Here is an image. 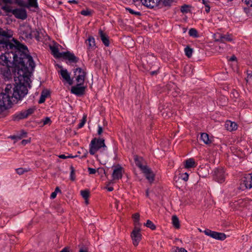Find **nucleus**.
<instances>
[{
    "mask_svg": "<svg viewBox=\"0 0 252 252\" xmlns=\"http://www.w3.org/2000/svg\"><path fill=\"white\" fill-rule=\"evenodd\" d=\"M0 64L5 67L14 65L13 71H17V74L23 76L29 73L30 69L32 71L35 67V63L30 53H16L13 56L12 61L8 60V57L2 54L0 56Z\"/></svg>",
    "mask_w": 252,
    "mask_h": 252,
    "instance_id": "f257e3e1",
    "label": "nucleus"
},
{
    "mask_svg": "<svg viewBox=\"0 0 252 252\" xmlns=\"http://www.w3.org/2000/svg\"><path fill=\"white\" fill-rule=\"evenodd\" d=\"M11 30L6 29L4 30L0 28V50L8 51L9 50H16L15 53H29L27 46L15 38L12 39L14 44L11 42L9 39L12 37Z\"/></svg>",
    "mask_w": 252,
    "mask_h": 252,
    "instance_id": "f03ea898",
    "label": "nucleus"
},
{
    "mask_svg": "<svg viewBox=\"0 0 252 252\" xmlns=\"http://www.w3.org/2000/svg\"><path fill=\"white\" fill-rule=\"evenodd\" d=\"M12 86L11 84H8L5 89V93L0 94V113H6V117L8 115L9 111L7 110L8 106L11 107L12 103L11 98V89Z\"/></svg>",
    "mask_w": 252,
    "mask_h": 252,
    "instance_id": "7ed1b4c3",
    "label": "nucleus"
},
{
    "mask_svg": "<svg viewBox=\"0 0 252 252\" xmlns=\"http://www.w3.org/2000/svg\"><path fill=\"white\" fill-rule=\"evenodd\" d=\"M28 90L27 85L24 82L19 81L18 83L14 84V87L11 91V98L13 99V101H16L17 103L19 101L22 100L25 95L28 94Z\"/></svg>",
    "mask_w": 252,
    "mask_h": 252,
    "instance_id": "20e7f679",
    "label": "nucleus"
},
{
    "mask_svg": "<svg viewBox=\"0 0 252 252\" xmlns=\"http://www.w3.org/2000/svg\"><path fill=\"white\" fill-rule=\"evenodd\" d=\"M89 153L91 155H94L99 150L102 148L105 150L107 146L105 144V140L101 138H93L89 145Z\"/></svg>",
    "mask_w": 252,
    "mask_h": 252,
    "instance_id": "39448f33",
    "label": "nucleus"
},
{
    "mask_svg": "<svg viewBox=\"0 0 252 252\" xmlns=\"http://www.w3.org/2000/svg\"><path fill=\"white\" fill-rule=\"evenodd\" d=\"M1 9L5 12H11L16 18L19 19L24 20L28 17L26 10L24 8H15L12 10L10 6L4 5L1 7Z\"/></svg>",
    "mask_w": 252,
    "mask_h": 252,
    "instance_id": "423d86ee",
    "label": "nucleus"
},
{
    "mask_svg": "<svg viewBox=\"0 0 252 252\" xmlns=\"http://www.w3.org/2000/svg\"><path fill=\"white\" fill-rule=\"evenodd\" d=\"M252 188V173L245 174L241 179L239 189L242 190Z\"/></svg>",
    "mask_w": 252,
    "mask_h": 252,
    "instance_id": "0eeeda50",
    "label": "nucleus"
},
{
    "mask_svg": "<svg viewBox=\"0 0 252 252\" xmlns=\"http://www.w3.org/2000/svg\"><path fill=\"white\" fill-rule=\"evenodd\" d=\"M14 69H15L14 65L13 66H7L5 67L1 68L0 74L5 80H9L12 79V74L16 75V73H17V71H13Z\"/></svg>",
    "mask_w": 252,
    "mask_h": 252,
    "instance_id": "6e6552de",
    "label": "nucleus"
},
{
    "mask_svg": "<svg viewBox=\"0 0 252 252\" xmlns=\"http://www.w3.org/2000/svg\"><path fill=\"white\" fill-rule=\"evenodd\" d=\"M34 111V109L32 108H30L26 110L22 111L13 115L12 120L14 121H18L21 119L26 118L29 115L32 114Z\"/></svg>",
    "mask_w": 252,
    "mask_h": 252,
    "instance_id": "1a4fd4ad",
    "label": "nucleus"
},
{
    "mask_svg": "<svg viewBox=\"0 0 252 252\" xmlns=\"http://www.w3.org/2000/svg\"><path fill=\"white\" fill-rule=\"evenodd\" d=\"M140 226H135L131 233V237L133 241V244L137 246L141 240L142 235L140 233Z\"/></svg>",
    "mask_w": 252,
    "mask_h": 252,
    "instance_id": "9d476101",
    "label": "nucleus"
},
{
    "mask_svg": "<svg viewBox=\"0 0 252 252\" xmlns=\"http://www.w3.org/2000/svg\"><path fill=\"white\" fill-rule=\"evenodd\" d=\"M214 180L219 183H222L225 181V174L223 168H217L214 171L213 174Z\"/></svg>",
    "mask_w": 252,
    "mask_h": 252,
    "instance_id": "9b49d317",
    "label": "nucleus"
},
{
    "mask_svg": "<svg viewBox=\"0 0 252 252\" xmlns=\"http://www.w3.org/2000/svg\"><path fill=\"white\" fill-rule=\"evenodd\" d=\"M204 232L205 235L210 236L216 240L222 241L225 240L226 238V235L224 233L212 231L209 229H206Z\"/></svg>",
    "mask_w": 252,
    "mask_h": 252,
    "instance_id": "f8f14e48",
    "label": "nucleus"
},
{
    "mask_svg": "<svg viewBox=\"0 0 252 252\" xmlns=\"http://www.w3.org/2000/svg\"><path fill=\"white\" fill-rule=\"evenodd\" d=\"M81 83H78L76 85L72 86L71 88V93L78 96H81L85 94L86 87L81 86Z\"/></svg>",
    "mask_w": 252,
    "mask_h": 252,
    "instance_id": "ddd939ff",
    "label": "nucleus"
},
{
    "mask_svg": "<svg viewBox=\"0 0 252 252\" xmlns=\"http://www.w3.org/2000/svg\"><path fill=\"white\" fill-rule=\"evenodd\" d=\"M62 58L65 60H68L70 63H76L79 60L78 57H76L73 53L69 51L63 52Z\"/></svg>",
    "mask_w": 252,
    "mask_h": 252,
    "instance_id": "4468645a",
    "label": "nucleus"
},
{
    "mask_svg": "<svg viewBox=\"0 0 252 252\" xmlns=\"http://www.w3.org/2000/svg\"><path fill=\"white\" fill-rule=\"evenodd\" d=\"M77 72L78 73V75L76 77V81L78 83H81V84L83 85L87 73L80 67H77L74 69V75H76Z\"/></svg>",
    "mask_w": 252,
    "mask_h": 252,
    "instance_id": "2eb2a0df",
    "label": "nucleus"
},
{
    "mask_svg": "<svg viewBox=\"0 0 252 252\" xmlns=\"http://www.w3.org/2000/svg\"><path fill=\"white\" fill-rule=\"evenodd\" d=\"M142 172L144 173L146 179L149 181V182L150 183H153L155 180V174L152 170L147 166V167H144V169Z\"/></svg>",
    "mask_w": 252,
    "mask_h": 252,
    "instance_id": "dca6fc26",
    "label": "nucleus"
},
{
    "mask_svg": "<svg viewBox=\"0 0 252 252\" xmlns=\"http://www.w3.org/2000/svg\"><path fill=\"white\" fill-rule=\"evenodd\" d=\"M124 169L120 165H118L114 170L112 173V178L113 180H119L122 178L123 171Z\"/></svg>",
    "mask_w": 252,
    "mask_h": 252,
    "instance_id": "f3484780",
    "label": "nucleus"
},
{
    "mask_svg": "<svg viewBox=\"0 0 252 252\" xmlns=\"http://www.w3.org/2000/svg\"><path fill=\"white\" fill-rule=\"evenodd\" d=\"M24 29L21 31V33L25 35V37L27 39H32V30L31 26L29 25L27 26H24Z\"/></svg>",
    "mask_w": 252,
    "mask_h": 252,
    "instance_id": "a211bd4d",
    "label": "nucleus"
},
{
    "mask_svg": "<svg viewBox=\"0 0 252 252\" xmlns=\"http://www.w3.org/2000/svg\"><path fill=\"white\" fill-rule=\"evenodd\" d=\"M58 72L60 73L63 78L66 81L69 85H71L73 84V80L71 79L70 74L68 72L67 69H62L58 71Z\"/></svg>",
    "mask_w": 252,
    "mask_h": 252,
    "instance_id": "6ab92c4d",
    "label": "nucleus"
},
{
    "mask_svg": "<svg viewBox=\"0 0 252 252\" xmlns=\"http://www.w3.org/2000/svg\"><path fill=\"white\" fill-rule=\"evenodd\" d=\"M98 34L104 45L106 47L109 46L110 44V41L109 36L107 34L100 29L98 31Z\"/></svg>",
    "mask_w": 252,
    "mask_h": 252,
    "instance_id": "aec40b11",
    "label": "nucleus"
},
{
    "mask_svg": "<svg viewBox=\"0 0 252 252\" xmlns=\"http://www.w3.org/2000/svg\"><path fill=\"white\" fill-rule=\"evenodd\" d=\"M134 160L136 165L142 171L144 169V167H147L148 166L147 165H143L142 164V162L143 161V158L138 157L137 155L134 156Z\"/></svg>",
    "mask_w": 252,
    "mask_h": 252,
    "instance_id": "412c9836",
    "label": "nucleus"
},
{
    "mask_svg": "<svg viewBox=\"0 0 252 252\" xmlns=\"http://www.w3.org/2000/svg\"><path fill=\"white\" fill-rule=\"evenodd\" d=\"M88 50H94L95 48V40L93 36H90L86 41Z\"/></svg>",
    "mask_w": 252,
    "mask_h": 252,
    "instance_id": "4be33fe9",
    "label": "nucleus"
},
{
    "mask_svg": "<svg viewBox=\"0 0 252 252\" xmlns=\"http://www.w3.org/2000/svg\"><path fill=\"white\" fill-rule=\"evenodd\" d=\"M52 55L56 58H61L63 56V52H60L58 48L56 46H50Z\"/></svg>",
    "mask_w": 252,
    "mask_h": 252,
    "instance_id": "5701e85b",
    "label": "nucleus"
},
{
    "mask_svg": "<svg viewBox=\"0 0 252 252\" xmlns=\"http://www.w3.org/2000/svg\"><path fill=\"white\" fill-rule=\"evenodd\" d=\"M218 38L216 39V41H217L224 42L225 41H231L232 40V38L229 35L218 34Z\"/></svg>",
    "mask_w": 252,
    "mask_h": 252,
    "instance_id": "b1692460",
    "label": "nucleus"
},
{
    "mask_svg": "<svg viewBox=\"0 0 252 252\" xmlns=\"http://www.w3.org/2000/svg\"><path fill=\"white\" fill-rule=\"evenodd\" d=\"M225 127L228 130L232 131L237 128V125L235 122L227 121L225 123Z\"/></svg>",
    "mask_w": 252,
    "mask_h": 252,
    "instance_id": "393cba45",
    "label": "nucleus"
},
{
    "mask_svg": "<svg viewBox=\"0 0 252 252\" xmlns=\"http://www.w3.org/2000/svg\"><path fill=\"white\" fill-rule=\"evenodd\" d=\"M200 139L207 145L211 144L212 142V140L209 138V135L207 133L205 132L201 134Z\"/></svg>",
    "mask_w": 252,
    "mask_h": 252,
    "instance_id": "a878e982",
    "label": "nucleus"
},
{
    "mask_svg": "<svg viewBox=\"0 0 252 252\" xmlns=\"http://www.w3.org/2000/svg\"><path fill=\"white\" fill-rule=\"evenodd\" d=\"M50 92L48 90L43 91L41 93L40 98L38 100V103H44L48 96L50 95Z\"/></svg>",
    "mask_w": 252,
    "mask_h": 252,
    "instance_id": "bb28decb",
    "label": "nucleus"
},
{
    "mask_svg": "<svg viewBox=\"0 0 252 252\" xmlns=\"http://www.w3.org/2000/svg\"><path fill=\"white\" fill-rule=\"evenodd\" d=\"M185 167L190 168L196 166V163L193 158H190L185 160Z\"/></svg>",
    "mask_w": 252,
    "mask_h": 252,
    "instance_id": "cd10ccee",
    "label": "nucleus"
},
{
    "mask_svg": "<svg viewBox=\"0 0 252 252\" xmlns=\"http://www.w3.org/2000/svg\"><path fill=\"white\" fill-rule=\"evenodd\" d=\"M172 224L174 227L177 229H179L180 227V222L178 218L176 215H174L172 217Z\"/></svg>",
    "mask_w": 252,
    "mask_h": 252,
    "instance_id": "c85d7f7f",
    "label": "nucleus"
},
{
    "mask_svg": "<svg viewBox=\"0 0 252 252\" xmlns=\"http://www.w3.org/2000/svg\"><path fill=\"white\" fill-rule=\"evenodd\" d=\"M132 218L134 220V224L135 226H140L141 224L139 222L140 215L139 213H136L132 215Z\"/></svg>",
    "mask_w": 252,
    "mask_h": 252,
    "instance_id": "c756f323",
    "label": "nucleus"
},
{
    "mask_svg": "<svg viewBox=\"0 0 252 252\" xmlns=\"http://www.w3.org/2000/svg\"><path fill=\"white\" fill-rule=\"evenodd\" d=\"M16 50H9L8 51H6L4 53L2 54L3 55H6V57H8V60L10 61H12V59H13V56L16 53Z\"/></svg>",
    "mask_w": 252,
    "mask_h": 252,
    "instance_id": "7c9ffc66",
    "label": "nucleus"
},
{
    "mask_svg": "<svg viewBox=\"0 0 252 252\" xmlns=\"http://www.w3.org/2000/svg\"><path fill=\"white\" fill-rule=\"evenodd\" d=\"M27 6L26 7L29 8L30 7L37 8L38 7V3L37 2V0H28V4Z\"/></svg>",
    "mask_w": 252,
    "mask_h": 252,
    "instance_id": "2f4dec72",
    "label": "nucleus"
},
{
    "mask_svg": "<svg viewBox=\"0 0 252 252\" xmlns=\"http://www.w3.org/2000/svg\"><path fill=\"white\" fill-rule=\"evenodd\" d=\"M81 195L84 199H88L90 192L88 189L82 190L80 191Z\"/></svg>",
    "mask_w": 252,
    "mask_h": 252,
    "instance_id": "473e14b6",
    "label": "nucleus"
},
{
    "mask_svg": "<svg viewBox=\"0 0 252 252\" xmlns=\"http://www.w3.org/2000/svg\"><path fill=\"white\" fill-rule=\"evenodd\" d=\"M146 227L150 228L151 229L154 230L156 229V226L154 224V223L150 220H148L146 223L144 224Z\"/></svg>",
    "mask_w": 252,
    "mask_h": 252,
    "instance_id": "72a5a7b5",
    "label": "nucleus"
},
{
    "mask_svg": "<svg viewBox=\"0 0 252 252\" xmlns=\"http://www.w3.org/2000/svg\"><path fill=\"white\" fill-rule=\"evenodd\" d=\"M185 55L188 57L190 58L192 56L193 49L189 46L185 48Z\"/></svg>",
    "mask_w": 252,
    "mask_h": 252,
    "instance_id": "f704fd0d",
    "label": "nucleus"
},
{
    "mask_svg": "<svg viewBox=\"0 0 252 252\" xmlns=\"http://www.w3.org/2000/svg\"><path fill=\"white\" fill-rule=\"evenodd\" d=\"M189 36L193 37H197L199 36L197 30L194 28H191L189 30Z\"/></svg>",
    "mask_w": 252,
    "mask_h": 252,
    "instance_id": "c9c22d12",
    "label": "nucleus"
},
{
    "mask_svg": "<svg viewBox=\"0 0 252 252\" xmlns=\"http://www.w3.org/2000/svg\"><path fill=\"white\" fill-rule=\"evenodd\" d=\"M172 252H188L184 248H179L178 247H173L171 249Z\"/></svg>",
    "mask_w": 252,
    "mask_h": 252,
    "instance_id": "e433bc0d",
    "label": "nucleus"
},
{
    "mask_svg": "<svg viewBox=\"0 0 252 252\" xmlns=\"http://www.w3.org/2000/svg\"><path fill=\"white\" fill-rule=\"evenodd\" d=\"M70 179L72 181H74L75 180V169L73 166H70Z\"/></svg>",
    "mask_w": 252,
    "mask_h": 252,
    "instance_id": "4c0bfd02",
    "label": "nucleus"
},
{
    "mask_svg": "<svg viewBox=\"0 0 252 252\" xmlns=\"http://www.w3.org/2000/svg\"><path fill=\"white\" fill-rule=\"evenodd\" d=\"M189 6L187 4H184L181 7V11L183 13H187L190 11L189 9Z\"/></svg>",
    "mask_w": 252,
    "mask_h": 252,
    "instance_id": "58836bf2",
    "label": "nucleus"
},
{
    "mask_svg": "<svg viewBox=\"0 0 252 252\" xmlns=\"http://www.w3.org/2000/svg\"><path fill=\"white\" fill-rule=\"evenodd\" d=\"M199 1H202V3L204 4L205 6V11L208 13L210 11V7L209 5V1H206L205 0H199Z\"/></svg>",
    "mask_w": 252,
    "mask_h": 252,
    "instance_id": "ea45409f",
    "label": "nucleus"
},
{
    "mask_svg": "<svg viewBox=\"0 0 252 252\" xmlns=\"http://www.w3.org/2000/svg\"><path fill=\"white\" fill-rule=\"evenodd\" d=\"M126 11H128L131 14L135 15L136 16H141V13L140 12L135 11L133 9H132L130 8H128V7L126 8Z\"/></svg>",
    "mask_w": 252,
    "mask_h": 252,
    "instance_id": "a19ab883",
    "label": "nucleus"
},
{
    "mask_svg": "<svg viewBox=\"0 0 252 252\" xmlns=\"http://www.w3.org/2000/svg\"><path fill=\"white\" fill-rule=\"evenodd\" d=\"M86 121H87V116L84 115L81 120V122L79 123V124L78 126V128H80L84 126L85 124L86 123Z\"/></svg>",
    "mask_w": 252,
    "mask_h": 252,
    "instance_id": "79ce46f5",
    "label": "nucleus"
},
{
    "mask_svg": "<svg viewBox=\"0 0 252 252\" xmlns=\"http://www.w3.org/2000/svg\"><path fill=\"white\" fill-rule=\"evenodd\" d=\"M15 3L21 7H26L28 6L23 0H15Z\"/></svg>",
    "mask_w": 252,
    "mask_h": 252,
    "instance_id": "37998d69",
    "label": "nucleus"
},
{
    "mask_svg": "<svg viewBox=\"0 0 252 252\" xmlns=\"http://www.w3.org/2000/svg\"><path fill=\"white\" fill-rule=\"evenodd\" d=\"M32 35L34 36L35 38L37 40H39V32L38 30L36 29L35 30H32Z\"/></svg>",
    "mask_w": 252,
    "mask_h": 252,
    "instance_id": "c03bdc74",
    "label": "nucleus"
},
{
    "mask_svg": "<svg viewBox=\"0 0 252 252\" xmlns=\"http://www.w3.org/2000/svg\"><path fill=\"white\" fill-rule=\"evenodd\" d=\"M180 178L184 181L186 182L188 180L189 174L187 172L180 174Z\"/></svg>",
    "mask_w": 252,
    "mask_h": 252,
    "instance_id": "a18cd8bd",
    "label": "nucleus"
},
{
    "mask_svg": "<svg viewBox=\"0 0 252 252\" xmlns=\"http://www.w3.org/2000/svg\"><path fill=\"white\" fill-rule=\"evenodd\" d=\"M16 172L19 175H22L23 174H24L25 172H27L28 171V170L27 169H25L23 168H17L16 169Z\"/></svg>",
    "mask_w": 252,
    "mask_h": 252,
    "instance_id": "49530a36",
    "label": "nucleus"
},
{
    "mask_svg": "<svg viewBox=\"0 0 252 252\" xmlns=\"http://www.w3.org/2000/svg\"><path fill=\"white\" fill-rule=\"evenodd\" d=\"M80 13L84 16H90L91 15V12L89 10H83L81 11Z\"/></svg>",
    "mask_w": 252,
    "mask_h": 252,
    "instance_id": "de8ad7c7",
    "label": "nucleus"
},
{
    "mask_svg": "<svg viewBox=\"0 0 252 252\" xmlns=\"http://www.w3.org/2000/svg\"><path fill=\"white\" fill-rule=\"evenodd\" d=\"M27 134V133L26 132H25L24 130H22L21 131V133L20 135H18V139H21L22 138H23L24 137H26Z\"/></svg>",
    "mask_w": 252,
    "mask_h": 252,
    "instance_id": "09e8293b",
    "label": "nucleus"
},
{
    "mask_svg": "<svg viewBox=\"0 0 252 252\" xmlns=\"http://www.w3.org/2000/svg\"><path fill=\"white\" fill-rule=\"evenodd\" d=\"M1 2L5 4V5H7V4H11L13 3L12 0H0V3Z\"/></svg>",
    "mask_w": 252,
    "mask_h": 252,
    "instance_id": "8fccbe9b",
    "label": "nucleus"
},
{
    "mask_svg": "<svg viewBox=\"0 0 252 252\" xmlns=\"http://www.w3.org/2000/svg\"><path fill=\"white\" fill-rule=\"evenodd\" d=\"M43 122V125H47L49 123H51V121L50 118L46 117Z\"/></svg>",
    "mask_w": 252,
    "mask_h": 252,
    "instance_id": "3c124183",
    "label": "nucleus"
},
{
    "mask_svg": "<svg viewBox=\"0 0 252 252\" xmlns=\"http://www.w3.org/2000/svg\"><path fill=\"white\" fill-rule=\"evenodd\" d=\"M88 169L90 174H94L96 173V170L94 168L89 167Z\"/></svg>",
    "mask_w": 252,
    "mask_h": 252,
    "instance_id": "603ef678",
    "label": "nucleus"
},
{
    "mask_svg": "<svg viewBox=\"0 0 252 252\" xmlns=\"http://www.w3.org/2000/svg\"><path fill=\"white\" fill-rule=\"evenodd\" d=\"M30 142H31V138H30L29 139H27V140H23L21 141V144L23 145H25L26 144H27L29 143H30Z\"/></svg>",
    "mask_w": 252,
    "mask_h": 252,
    "instance_id": "864d4df0",
    "label": "nucleus"
},
{
    "mask_svg": "<svg viewBox=\"0 0 252 252\" xmlns=\"http://www.w3.org/2000/svg\"><path fill=\"white\" fill-rule=\"evenodd\" d=\"M103 132V128L101 126H98V130H97V134L99 135H100Z\"/></svg>",
    "mask_w": 252,
    "mask_h": 252,
    "instance_id": "5fc2aeb1",
    "label": "nucleus"
},
{
    "mask_svg": "<svg viewBox=\"0 0 252 252\" xmlns=\"http://www.w3.org/2000/svg\"><path fill=\"white\" fill-rule=\"evenodd\" d=\"M57 193L55 191L53 192L51 194V196H50V198L51 199H54L57 196Z\"/></svg>",
    "mask_w": 252,
    "mask_h": 252,
    "instance_id": "6e6d98bb",
    "label": "nucleus"
},
{
    "mask_svg": "<svg viewBox=\"0 0 252 252\" xmlns=\"http://www.w3.org/2000/svg\"><path fill=\"white\" fill-rule=\"evenodd\" d=\"M60 252H70V251H69V249L68 248L65 247Z\"/></svg>",
    "mask_w": 252,
    "mask_h": 252,
    "instance_id": "4d7b16f0",
    "label": "nucleus"
},
{
    "mask_svg": "<svg viewBox=\"0 0 252 252\" xmlns=\"http://www.w3.org/2000/svg\"><path fill=\"white\" fill-rule=\"evenodd\" d=\"M68 3H73V4H78V1L77 0H69L68 1Z\"/></svg>",
    "mask_w": 252,
    "mask_h": 252,
    "instance_id": "13d9d810",
    "label": "nucleus"
},
{
    "mask_svg": "<svg viewBox=\"0 0 252 252\" xmlns=\"http://www.w3.org/2000/svg\"><path fill=\"white\" fill-rule=\"evenodd\" d=\"M236 60H237V58L236 57V56L234 55H233L230 57L229 61H236Z\"/></svg>",
    "mask_w": 252,
    "mask_h": 252,
    "instance_id": "bf43d9fd",
    "label": "nucleus"
},
{
    "mask_svg": "<svg viewBox=\"0 0 252 252\" xmlns=\"http://www.w3.org/2000/svg\"><path fill=\"white\" fill-rule=\"evenodd\" d=\"M87 156H88V151L87 150H85V152L84 155L82 156L81 158H86Z\"/></svg>",
    "mask_w": 252,
    "mask_h": 252,
    "instance_id": "052dcab7",
    "label": "nucleus"
},
{
    "mask_svg": "<svg viewBox=\"0 0 252 252\" xmlns=\"http://www.w3.org/2000/svg\"><path fill=\"white\" fill-rule=\"evenodd\" d=\"M158 70H156V71H151L150 72V74L151 75H157L158 73Z\"/></svg>",
    "mask_w": 252,
    "mask_h": 252,
    "instance_id": "680f3d73",
    "label": "nucleus"
},
{
    "mask_svg": "<svg viewBox=\"0 0 252 252\" xmlns=\"http://www.w3.org/2000/svg\"><path fill=\"white\" fill-rule=\"evenodd\" d=\"M6 113H0V118H4L6 115Z\"/></svg>",
    "mask_w": 252,
    "mask_h": 252,
    "instance_id": "e2e57ef3",
    "label": "nucleus"
},
{
    "mask_svg": "<svg viewBox=\"0 0 252 252\" xmlns=\"http://www.w3.org/2000/svg\"><path fill=\"white\" fill-rule=\"evenodd\" d=\"M79 252H88V250L87 249H83L82 248L79 250Z\"/></svg>",
    "mask_w": 252,
    "mask_h": 252,
    "instance_id": "0e129e2a",
    "label": "nucleus"
},
{
    "mask_svg": "<svg viewBox=\"0 0 252 252\" xmlns=\"http://www.w3.org/2000/svg\"><path fill=\"white\" fill-rule=\"evenodd\" d=\"M59 157L62 159H65L67 158V157L65 156L64 155H61L59 156Z\"/></svg>",
    "mask_w": 252,
    "mask_h": 252,
    "instance_id": "69168bd1",
    "label": "nucleus"
},
{
    "mask_svg": "<svg viewBox=\"0 0 252 252\" xmlns=\"http://www.w3.org/2000/svg\"><path fill=\"white\" fill-rule=\"evenodd\" d=\"M55 191V192H56L57 193V192H61V190H60V189L59 187H57L56 188L55 190V191Z\"/></svg>",
    "mask_w": 252,
    "mask_h": 252,
    "instance_id": "338daca9",
    "label": "nucleus"
},
{
    "mask_svg": "<svg viewBox=\"0 0 252 252\" xmlns=\"http://www.w3.org/2000/svg\"><path fill=\"white\" fill-rule=\"evenodd\" d=\"M252 77V75H251L250 74H248L247 78L245 79L246 80L247 83L248 82L249 78H251Z\"/></svg>",
    "mask_w": 252,
    "mask_h": 252,
    "instance_id": "774afa93",
    "label": "nucleus"
}]
</instances>
